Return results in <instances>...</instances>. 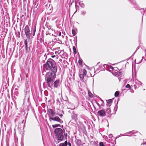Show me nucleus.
Here are the masks:
<instances>
[{
  "label": "nucleus",
  "instance_id": "nucleus-1",
  "mask_svg": "<svg viewBox=\"0 0 146 146\" xmlns=\"http://www.w3.org/2000/svg\"><path fill=\"white\" fill-rule=\"evenodd\" d=\"M57 70L55 72L50 71L48 72L46 74L45 79L48 86L50 88H51L52 86V83L56 77V73Z\"/></svg>",
  "mask_w": 146,
  "mask_h": 146
},
{
  "label": "nucleus",
  "instance_id": "nucleus-2",
  "mask_svg": "<svg viewBox=\"0 0 146 146\" xmlns=\"http://www.w3.org/2000/svg\"><path fill=\"white\" fill-rule=\"evenodd\" d=\"M44 66L46 70L50 71L55 72L57 70V67L54 61L51 59H48Z\"/></svg>",
  "mask_w": 146,
  "mask_h": 146
},
{
  "label": "nucleus",
  "instance_id": "nucleus-3",
  "mask_svg": "<svg viewBox=\"0 0 146 146\" xmlns=\"http://www.w3.org/2000/svg\"><path fill=\"white\" fill-rule=\"evenodd\" d=\"M55 135L56 136L58 140L61 141L63 140L64 138L63 135L62 130L60 128L55 129L54 130Z\"/></svg>",
  "mask_w": 146,
  "mask_h": 146
},
{
  "label": "nucleus",
  "instance_id": "nucleus-4",
  "mask_svg": "<svg viewBox=\"0 0 146 146\" xmlns=\"http://www.w3.org/2000/svg\"><path fill=\"white\" fill-rule=\"evenodd\" d=\"M133 80L132 79L130 80V83L131 84V83H132V84H133V87L135 89L139 88L142 85V83L138 81L137 80H135V84H134V83H133Z\"/></svg>",
  "mask_w": 146,
  "mask_h": 146
},
{
  "label": "nucleus",
  "instance_id": "nucleus-5",
  "mask_svg": "<svg viewBox=\"0 0 146 146\" xmlns=\"http://www.w3.org/2000/svg\"><path fill=\"white\" fill-rule=\"evenodd\" d=\"M25 32L27 37L29 38L31 35L30 33V30L28 25H26L25 28Z\"/></svg>",
  "mask_w": 146,
  "mask_h": 146
},
{
  "label": "nucleus",
  "instance_id": "nucleus-6",
  "mask_svg": "<svg viewBox=\"0 0 146 146\" xmlns=\"http://www.w3.org/2000/svg\"><path fill=\"white\" fill-rule=\"evenodd\" d=\"M49 118L51 120L54 121H58L61 123H62L63 122V121H62L57 116L53 117L50 116H49Z\"/></svg>",
  "mask_w": 146,
  "mask_h": 146
},
{
  "label": "nucleus",
  "instance_id": "nucleus-7",
  "mask_svg": "<svg viewBox=\"0 0 146 146\" xmlns=\"http://www.w3.org/2000/svg\"><path fill=\"white\" fill-rule=\"evenodd\" d=\"M87 71L86 69H84L83 70L82 73L79 74V76L81 80H83L84 77L86 76L87 74Z\"/></svg>",
  "mask_w": 146,
  "mask_h": 146
},
{
  "label": "nucleus",
  "instance_id": "nucleus-8",
  "mask_svg": "<svg viewBox=\"0 0 146 146\" xmlns=\"http://www.w3.org/2000/svg\"><path fill=\"white\" fill-rule=\"evenodd\" d=\"M97 113L100 116L103 117L105 115L106 113L104 110H101L98 111Z\"/></svg>",
  "mask_w": 146,
  "mask_h": 146
},
{
  "label": "nucleus",
  "instance_id": "nucleus-9",
  "mask_svg": "<svg viewBox=\"0 0 146 146\" xmlns=\"http://www.w3.org/2000/svg\"><path fill=\"white\" fill-rule=\"evenodd\" d=\"M60 82V80L59 79L55 81L54 84L53 85L54 88H57L59 86V84Z\"/></svg>",
  "mask_w": 146,
  "mask_h": 146
},
{
  "label": "nucleus",
  "instance_id": "nucleus-10",
  "mask_svg": "<svg viewBox=\"0 0 146 146\" xmlns=\"http://www.w3.org/2000/svg\"><path fill=\"white\" fill-rule=\"evenodd\" d=\"M48 112L49 113V115L50 114L52 116H54L55 114V112L53 110L51 109H49L48 110Z\"/></svg>",
  "mask_w": 146,
  "mask_h": 146
},
{
  "label": "nucleus",
  "instance_id": "nucleus-11",
  "mask_svg": "<svg viewBox=\"0 0 146 146\" xmlns=\"http://www.w3.org/2000/svg\"><path fill=\"white\" fill-rule=\"evenodd\" d=\"M59 48H56L55 49H53V51H54V50H57H57H56V51H55V54H59L60 53V52L59 51L58 49Z\"/></svg>",
  "mask_w": 146,
  "mask_h": 146
},
{
  "label": "nucleus",
  "instance_id": "nucleus-12",
  "mask_svg": "<svg viewBox=\"0 0 146 146\" xmlns=\"http://www.w3.org/2000/svg\"><path fill=\"white\" fill-rule=\"evenodd\" d=\"M68 143L67 141H65L64 143H61L59 144V146H67Z\"/></svg>",
  "mask_w": 146,
  "mask_h": 146
},
{
  "label": "nucleus",
  "instance_id": "nucleus-13",
  "mask_svg": "<svg viewBox=\"0 0 146 146\" xmlns=\"http://www.w3.org/2000/svg\"><path fill=\"white\" fill-rule=\"evenodd\" d=\"M112 101L111 100V99H109L107 101V106H109H109H110L111 104V103Z\"/></svg>",
  "mask_w": 146,
  "mask_h": 146
},
{
  "label": "nucleus",
  "instance_id": "nucleus-14",
  "mask_svg": "<svg viewBox=\"0 0 146 146\" xmlns=\"http://www.w3.org/2000/svg\"><path fill=\"white\" fill-rule=\"evenodd\" d=\"M106 111L108 113H110L111 112V110L109 105V106H107Z\"/></svg>",
  "mask_w": 146,
  "mask_h": 146
},
{
  "label": "nucleus",
  "instance_id": "nucleus-15",
  "mask_svg": "<svg viewBox=\"0 0 146 146\" xmlns=\"http://www.w3.org/2000/svg\"><path fill=\"white\" fill-rule=\"evenodd\" d=\"M79 5L82 8H84L85 6L84 4L82 3V2H80L79 3Z\"/></svg>",
  "mask_w": 146,
  "mask_h": 146
},
{
  "label": "nucleus",
  "instance_id": "nucleus-16",
  "mask_svg": "<svg viewBox=\"0 0 146 146\" xmlns=\"http://www.w3.org/2000/svg\"><path fill=\"white\" fill-rule=\"evenodd\" d=\"M25 44L26 51V52H27L28 51V45L27 44L26 40L25 41Z\"/></svg>",
  "mask_w": 146,
  "mask_h": 146
},
{
  "label": "nucleus",
  "instance_id": "nucleus-17",
  "mask_svg": "<svg viewBox=\"0 0 146 146\" xmlns=\"http://www.w3.org/2000/svg\"><path fill=\"white\" fill-rule=\"evenodd\" d=\"M73 51L74 54H76L77 53L76 50V49L75 47L73 46Z\"/></svg>",
  "mask_w": 146,
  "mask_h": 146
},
{
  "label": "nucleus",
  "instance_id": "nucleus-18",
  "mask_svg": "<svg viewBox=\"0 0 146 146\" xmlns=\"http://www.w3.org/2000/svg\"><path fill=\"white\" fill-rule=\"evenodd\" d=\"M36 26L35 25L33 28V36H34L35 35V33L36 32Z\"/></svg>",
  "mask_w": 146,
  "mask_h": 146
},
{
  "label": "nucleus",
  "instance_id": "nucleus-19",
  "mask_svg": "<svg viewBox=\"0 0 146 146\" xmlns=\"http://www.w3.org/2000/svg\"><path fill=\"white\" fill-rule=\"evenodd\" d=\"M119 94V92L118 91H116L115 93V97H117Z\"/></svg>",
  "mask_w": 146,
  "mask_h": 146
},
{
  "label": "nucleus",
  "instance_id": "nucleus-20",
  "mask_svg": "<svg viewBox=\"0 0 146 146\" xmlns=\"http://www.w3.org/2000/svg\"><path fill=\"white\" fill-rule=\"evenodd\" d=\"M72 34L73 36H75L76 35V32L74 29H72Z\"/></svg>",
  "mask_w": 146,
  "mask_h": 146
},
{
  "label": "nucleus",
  "instance_id": "nucleus-21",
  "mask_svg": "<svg viewBox=\"0 0 146 146\" xmlns=\"http://www.w3.org/2000/svg\"><path fill=\"white\" fill-rule=\"evenodd\" d=\"M59 125H60V124H55L54 125H52V127L53 128L56 127H58Z\"/></svg>",
  "mask_w": 146,
  "mask_h": 146
},
{
  "label": "nucleus",
  "instance_id": "nucleus-22",
  "mask_svg": "<svg viewBox=\"0 0 146 146\" xmlns=\"http://www.w3.org/2000/svg\"><path fill=\"white\" fill-rule=\"evenodd\" d=\"M88 95L91 98L93 97V95L90 92H88Z\"/></svg>",
  "mask_w": 146,
  "mask_h": 146
},
{
  "label": "nucleus",
  "instance_id": "nucleus-23",
  "mask_svg": "<svg viewBox=\"0 0 146 146\" xmlns=\"http://www.w3.org/2000/svg\"><path fill=\"white\" fill-rule=\"evenodd\" d=\"M125 87L126 88H129V90L131 88L129 84H127L126 86Z\"/></svg>",
  "mask_w": 146,
  "mask_h": 146
},
{
  "label": "nucleus",
  "instance_id": "nucleus-24",
  "mask_svg": "<svg viewBox=\"0 0 146 146\" xmlns=\"http://www.w3.org/2000/svg\"><path fill=\"white\" fill-rule=\"evenodd\" d=\"M100 146H105L104 143L102 142H101L99 143Z\"/></svg>",
  "mask_w": 146,
  "mask_h": 146
},
{
  "label": "nucleus",
  "instance_id": "nucleus-25",
  "mask_svg": "<svg viewBox=\"0 0 146 146\" xmlns=\"http://www.w3.org/2000/svg\"><path fill=\"white\" fill-rule=\"evenodd\" d=\"M86 13V12L85 11H83L81 12V14L83 15H84Z\"/></svg>",
  "mask_w": 146,
  "mask_h": 146
},
{
  "label": "nucleus",
  "instance_id": "nucleus-26",
  "mask_svg": "<svg viewBox=\"0 0 146 146\" xmlns=\"http://www.w3.org/2000/svg\"><path fill=\"white\" fill-rule=\"evenodd\" d=\"M113 137L112 135L111 134H110L109 135V137L110 138H111Z\"/></svg>",
  "mask_w": 146,
  "mask_h": 146
},
{
  "label": "nucleus",
  "instance_id": "nucleus-27",
  "mask_svg": "<svg viewBox=\"0 0 146 146\" xmlns=\"http://www.w3.org/2000/svg\"><path fill=\"white\" fill-rule=\"evenodd\" d=\"M106 66V64H104V65H103V66H104V68L103 69L104 70V68L105 69H106V68H107V67H106V66Z\"/></svg>",
  "mask_w": 146,
  "mask_h": 146
},
{
  "label": "nucleus",
  "instance_id": "nucleus-28",
  "mask_svg": "<svg viewBox=\"0 0 146 146\" xmlns=\"http://www.w3.org/2000/svg\"><path fill=\"white\" fill-rule=\"evenodd\" d=\"M78 63L79 64H82V61L80 60H79L78 61Z\"/></svg>",
  "mask_w": 146,
  "mask_h": 146
},
{
  "label": "nucleus",
  "instance_id": "nucleus-29",
  "mask_svg": "<svg viewBox=\"0 0 146 146\" xmlns=\"http://www.w3.org/2000/svg\"><path fill=\"white\" fill-rule=\"evenodd\" d=\"M75 7L76 9H77L79 8V7L78 5H75Z\"/></svg>",
  "mask_w": 146,
  "mask_h": 146
},
{
  "label": "nucleus",
  "instance_id": "nucleus-30",
  "mask_svg": "<svg viewBox=\"0 0 146 146\" xmlns=\"http://www.w3.org/2000/svg\"><path fill=\"white\" fill-rule=\"evenodd\" d=\"M55 57L56 56L55 55H53L51 56L52 58H54V57Z\"/></svg>",
  "mask_w": 146,
  "mask_h": 146
},
{
  "label": "nucleus",
  "instance_id": "nucleus-31",
  "mask_svg": "<svg viewBox=\"0 0 146 146\" xmlns=\"http://www.w3.org/2000/svg\"><path fill=\"white\" fill-rule=\"evenodd\" d=\"M61 35V33L60 32L59 33L58 36H60Z\"/></svg>",
  "mask_w": 146,
  "mask_h": 146
},
{
  "label": "nucleus",
  "instance_id": "nucleus-32",
  "mask_svg": "<svg viewBox=\"0 0 146 146\" xmlns=\"http://www.w3.org/2000/svg\"><path fill=\"white\" fill-rule=\"evenodd\" d=\"M110 68L111 69H113V67L111 66H110Z\"/></svg>",
  "mask_w": 146,
  "mask_h": 146
},
{
  "label": "nucleus",
  "instance_id": "nucleus-33",
  "mask_svg": "<svg viewBox=\"0 0 146 146\" xmlns=\"http://www.w3.org/2000/svg\"><path fill=\"white\" fill-rule=\"evenodd\" d=\"M59 115L61 117L62 116V114H59Z\"/></svg>",
  "mask_w": 146,
  "mask_h": 146
},
{
  "label": "nucleus",
  "instance_id": "nucleus-34",
  "mask_svg": "<svg viewBox=\"0 0 146 146\" xmlns=\"http://www.w3.org/2000/svg\"><path fill=\"white\" fill-rule=\"evenodd\" d=\"M68 145H69V146H71V145L70 143H68Z\"/></svg>",
  "mask_w": 146,
  "mask_h": 146
},
{
  "label": "nucleus",
  "instance_id": "nucleus-35",
  "mask_svg": "<svg viewBox=\"0 0 146 146\" xmlns=\"http://www.w3.org/2000/svg\"><path fill=\"white\" fill-rule=\"evenodd\" d=\"M145 55L146 56V50H145Z\"/></svg>",
  "mask_w": 146,
  "mask_h": 146
},
{
  "label": "nucleus",
  "instance_id": "nucleus-36",
  "mask_svg": "<svg viewBox=\"0 0 146 146\" xmlns=\"http://www.w3.org/2000/svg\"><path fill=\"white\" fill-rule=\"evenodd\" d=\"M67 135V133H66V136Z\"/></svg>",
  "mask_w": 146,
  "mask_h": 146
}]
</instances>
